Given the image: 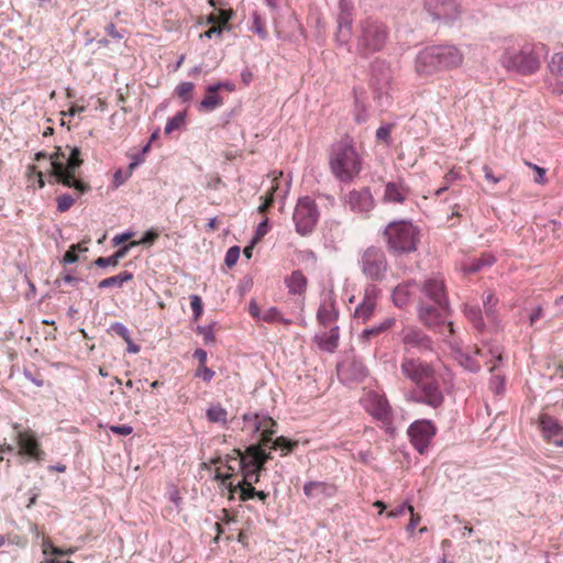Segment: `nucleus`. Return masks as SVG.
Masks as SVG:
<instances>
[{"mask_svg":"<svg viewBox=\"0 0 563 563\" xmlns=\"http://www.w3.org/2000/svg\"><path fill=\"white\" fill-rule=\"evenodd\" d=\"M401 375L417 386L418 394L412 400L433 409L440 408L444 402V390L448 380L437 371L432 363L420 358L404 356L400 363Z\"/></svg>","mask_w":563,"mask_h":563,"instance_id":"obj_1","label":"nucleus"},{"mask_svg":"<svg viewBox=\"0 0 563 563\" xmlns=\"http://www.w3.org/2000/svg\"><path fill=\"white\" fill-rule=\"evenodd\" d=\"M420 321L430 330L449 338L453 334V323L449 322V303L444 284H420Z\"/></svg>","mask_w":563,"mask_h":563,"instance_id":"obj_2","label":"nucleus"},{"mask_svg":"<svg viewBox=\"0 0 563 563\" xmlns=\"http://www.w3.org/2000/svg\"><path fill=\"white\" fill-rule=\"evenodd\" d=\"M386 250L395 257L415 253L421 243V229L411 220L400 219L388 222L382 230Z\"/></svg>","mask_w":563,"mask_h":563,"instance_id":"obj_3","label":"nucleus"},{"mask_svg":"<svg viewBox=\"0 0 563 563\" xmlns=\"http://www.w3.org/2000/svg\"><path fill=\"white\" fill-rule=\"evenodd\" d=\"M463 63V54L454 45H432L421 49L415 59L419 75H433L441 70L459 67Z\"/></svg>","mask_w":563,"mask_h":563,"instance_id":"obj_4","label":"nucleus"},{"mask_svg":"<svg viewBox=\"0 0 563 563\" xmlns=\"http://www.w3.org/2000/svg\"><path fill=\"white\" fill-rule=\"evenodd\" d=\"M329 165L333 176L341 183H351L361 173L362 159L353 140L349 136L331 145Z\"/></svg>","mask_w":563,"mask_h":563,"instance_id":"obj_5","label":"nucleus"},{"mask_svg":"<svg viewBox=\"0 0 563 563\" xmlns=\"http://www.w3.org/2000/svg\"><path fill=\"white\" fill-rule=\"evenodd\" d=\"M354 37L356 53L368 58L385 48L389 40V27L377 18L366 16L357 22Z\"/></svg>","mask_w":563,"mask_h":563,"instance_id":"obj_6","label":"nucleus"},{"mask_svg":"<svg viewBox=\"0 0 563 563\" xmlns=\"http://www.w3.org/2000/svg\"><path fill=\"white\" fill-rule=\"evenodd\" d=\"M84 159L81 158V151L79 147H69V154L66 155L64 163L60 164L54 161V170H49V184H60L65 187L73 188L76 197L91 190L88 183L77 177L78 170L81 167Z\"/></svg>","mask_w":563,"mask_h":563,"instance_id":"obj_7","label":"nucleus"},{"mask_svg":"<svg viewBox=\"0 0 563 563\" xmlns=\"http://www.w3.org/2000/svg\"><path fill=\"white\" fill-rule=\"evenodd\" d=\"M269 459L271 452H266L261 445H250L243 456L233 457V462L239 466L243 478L236 485L230 482L228 484L229 492L231 494L238 490L241 493L242 489L253 487L254 484L258 483L261 472Z\"/></svg>","mask_w":563,"mask_h":563,"instance_id":"obj_8","label":"nucleus"},{"mask_svg":"<svg viewBox=\"0 0 563 563\" xmlns=\"http://www.w3.org/2000/svg\"><path fill=\"white\" fill-rule=\"evenodd\" d=\"M544 51L543 44L526 43L518 51L506 49L500 62L507 70L528 76L539 70Z\"/></svg>","mask_w":563,"mask_h":563,"instance_id":"obj_9","label":"nucleus"},{"mask_svg":"<svg viewBox=\"0 0 563 563\" xmlns=\"http://www.w3.org/2000/svg\"><path fill=\"white\" fill-rule=\"evenodd\" d=\"M319 216L318 206L312 198H299L292 213L296 232L301 236L309 235L314 230Z\"/></svg>","mask_w":563,"mask_h":563,"instance_id":"obj_10","label":"nucleus"},{"mask_svg":"<svg viewBox=\"0 0 563 563\" xmlns=\"http://www.w3.org/2000/svg\"><path fill=\"white\" fill-rule=\"evenodd\" d=\"M362 272L367 278L380 280L385 277L388 262L385 252L378 246L367 247L361 257Z\"/></svg>","mask_w":563,"mask_h":563,"instance_id":"obj_11","label":"nucleus"},{"mask_svg":"<svg viewBox=\"0 0 563 563\" xmlns=\"http://www.w3.org/2000/svg\"><path fill=\"white\" fill-rule=\"evenodd\" d=\"M13 430L15 431V441L19 446L18 454L27 456L36 462L44 461L45 452L42 450L35 433L31 429L21 430L19 423H13Z\"/></svg>","mask_w":563,"mask_h":563,"instance_id":"obj_12","label":"nucleus"},{"mask_svg":"<svg viewBox=\"0 0 563 563\" xmlns=\"http://www.w3.org/2000/svg\"><path fill=\"white\" fill-rule=\"evenodd\" d=\"M424 10L433 21L452 24L460 19L462 10L455 0H424Z\"/></svg>","mask_w":563,"mask_h":563,"instance_id":"obj_13","label":"nucleus"},{"mask_svg":"<svg viewBox=\"0 0 563 563\" xmlns=\"http://www.w3.org/2000/svg\"><path fill=\"white\" fill-rule=\"evenodd\" d=\"M391 81L390 69L382 59H375L371 64L369 85L373 89L374 99L379 101L387 93Z\"/></svg>","mask_w":563,"mask_h":563,"instance_id":"obj_14","label":"nucleus"},{"mask_svg":"<svg viewBox=\"0 0 563 563\" xmlns=\"http://www.w3.org/2000/svg\"><path fill=\"white\" fill-rule=\"evenodd\" d=\"M435 431L437 428L430 420H417L409 427L408 434L412 445L422 454L427 451Z\"/></svg>","mask_w":563,"mask_h":563,"instance_id":"obj_15","label":"nucleus"},{"mask_svg":"<svg viewBox=\"0 0 563 563\" xmlns=\"http://www.w3.org/2000/svg\"><path fill=\"white\" fill-rule=\"evenodd\" d=\"M339 10L335 37L340 45H347L353 35V4L349 0H340Z\"/></svg>","mask_w":563,"mask_h":563,"instance_id":"obj_16","label":"nucleus"},{"mask_svg":"<svg viewBox=\"0 0 563 563\" xmlns=\"http://www.w3.org/2000/svg\"><path fill=\"white\" fill-rule=\"evenodd\" d=\"M344 203L352 212L367 217L375 206V200L369 187H363L358 190L349 191L344 198Z\"/></svg>","mask_w":563,"mask_h":563,"instance_id":"obj_17","label":"nucleus"},{"mask_svg":"<svg viewBox=\"0 0 563 563\" xmlns=\"http://www.w3.org/2000/svg\"><path fill=\"white\" fill-rule=\"evenodd\" d=\"M366 410L376 419L386 422L390 418V406L384 395L368 393L365 398Z\"/></svg>","mask_w":563,"mask_h":563,"instance_id":"obj_18","label":"nucleus"},{"mask_svg":"<svg viewBox=\"0 0 563 563\" xmlns=\"http://www.w3.org/2000/svg\"><path fill=\"white\" fill-rule=\"evenodd\" d=\"M377 295L378 291L375 285L369 284L365 287L363 300L355 309V317L357 319L366 322L372 318L376 307Z\"/></svg>","mask_w":563,"mask_h":563,"instance_id":"obj_19","label":"nucleus"},{"mask_svg":"<svg viewBox=\"0 0 563 563\" xmlns=\"http://www.w3.org/2000/svg\"><path fill=\"white\" fill-rule=\"evenodd\" d=\"M402 342L407 347L418 349L421 352L432 350L431 339L417 329H408L404 334Z\"/></svg>","mask_w":563,"mask_h":563,"instance_id":"obj_20","label":"nucleus"},{"mask_svg":"<svg viewBox=\"0 0 563 563\" xmlns=\"http://www.w3.org/2000/svg\"><path fill=\"white\" fill-rule=\"evenodd\" d=\"M243 455L244 453L240 450H233L232 455H227L225 464L216 468L214 478L228 487L229 479L233 477L234 472L240 471L239 466L233 462V457H241Z\"/></svg>","mask_w":563,"mask_h":563,"instance_id":"obj_21","label":"nucleus"},{"mask_svg":"<svg viewBox=\"0 0 563 563\" xmlns=\"http://www.w3.org/2000/svg\"><path fill=\"white\" fill-rule=\"evenodd\" d=\"M339 312L332 299L324 300L318 309L317 319L324 328L336 327Z\"/></svg>","mask_w":563,"mask_h":563,"instance_id":"obj_22","label":"nucleus"},{"mask_svg":"<svg viewBox=\"0 0 563 563\" xmlns=\"http://www.w3.org/2000/svg\"><path fill=\"white\" fill-rule=\"evenodd\" d=\"M256 430L261 431L262 439L257 445L266 450V446L272 442V435L276 432V422L267 416H255Z\"/></svg>","mask_w":563,"mask_h":563,"instance_id":"obj_23","label":"nucleus"},{"mask_svg":"<svg viewBox=\"0 0 563 563\" xmlns=\"http://www.w3.org/2000/svg\"><path fill=\"white\" fill-rule=\"evenodd\" d=\"M475 354L484 358V363L488 366L489 372H494L497 368V363L503 360V349L497 344L476 347Z\"/></svg>","mask_w":563,"mask_h":563,"instance_id":"obj_24","label":"nucleus"},{"mask_svg":"<svg viewBox=\"0 0 563 563\" xmlns=\"http://www.w3.org/2000/svg\"><path fill=\"white\" fill-rule=\"evenodd\" d=\"M354 97V120L356 123L362 124L368 120L366 100V91L362 87L353 88Z\"/></svg>","mask_w":563,"mask_h":563,"instance_id":"obj_25","label":"nucleus"},{"mask_svg":"<svg viewBox=\"0 0 563 563\" xmlns=\"http://www.w3.org/2000/svg\"><path fill=\"white\" fill-rule=\"evenodd\" d=\"M496 258L490 253H483L478 257H472L463 263L462 271L464 275L475 274L484 267H489L495 263Z\"/></svg>","mask_w":563,"mask_h":563,"instance_id":"obj_26","label":"nucleus"},{"mask_svg":"<svg viewBox=\"0 0 563 563\" xmlns=\"http://www.w3.org/2000/svg\"><path fill=\"white\" fill-rule=\"evenodd\" d=\"M538 423L543 439L548 442H552V439L559 435L563 430V427L559 423V421L547 413H543L539 417Z\"/></svg>","mask_w":563,"mask_h":563,"instance_id":"obj_27","label":"nucleus"},{"mask_svg":"<svg viewBox=\"0 0 563 563\" xmlns=\"http://www.w3.org/2000/svg\"><path fill=\"white\" fill-rule=\"evenodd\" d=\"M409 194L408 187L401 183L389 181L386 184L384 201L394 203H404Z\"/></svg>","mask_w":563,"mask_h":563,"instance_id":"obj_28","label":"nucleus"},{"mask_svg":"<svg viewBox=\"0 0 563 563\" xmlns=\"http://www.w3.org/2000/svg\"><path fill=\"white\" fill-rule=\"evenodd\" d=\"M279 186H280V179L275 178L274 184L271 187L267 196L264 198V201L257 208V211L260 213L265 214L269 210V208L274 203L275 196H280L282 198L286 197V195L288 194L289 188H290V181H286V188L284 190H282L279 188Z\"/></svg>","mask_w":563,"mask_h":563,"instance_id":"obj_29","label":"nucleus"},{"mask_svg":"<svg viewBox=\"0 0 563 563\" xmlns=\"http://www.w3.org/2000/svg\"><path fill=\"white\" fill-rule=\"evenodd\" d=\"M314 341L320 350L334 352L339 343V327H331L329 331L317 334Z\"/></svg>","mask_w":563,"mask_h":563,"instance_id":"obj_30","label":"nucleus"},{"mask_svg":"<svg viewBox=\"0 0 563 563\" xmlns=\"http://www.w3.org/2000/svg\"><path fill=\"white\" fill-rule=\"evenodd\" d=\"M336 487L324 482H308L303 486V493L308 498L318 496L331 497L335 494Z\"/></svg>","mask_w":563,"mask_h":563,"instance_id":"obj_31","label":"nucleus"},{"mask_svg":"<svg viewBox=\"0 0 563 563\" xmlns=\"http://www.w3.org/2000/svg\"><path fill=\"white\" fill-rule=\"evenodd\" d=\"M396 319L393 317L386 318L378 325L365 329L360 335L363 343H367L372 338L377 336L395 325Z\"/></svg>","mask_w":563,"mask_h":563,"instance_id":"obj_32","label":"nucleus"},{"mask_svg":"<svg viewBox=\"0 0 563 563\" xmlns=\"http://www.w3.org/2000/svg\"><path fill=\"white\" fill-rule=\"evenodd\" d=\"M223 104V97L219 92H207L198 104L200 112H212Z\"/></svg>","mask_w":563,"mask_h":563,"instance_id":"obj_33","label":"nucleus"},{"mask_svg":"<svg viewBox=\"0 0 563 563\" xmlns=\"http://www.w3.org/2000/svg\"><path fill=\"white\" fill-rule=\"evenodd\" d=\"M413 284H397L393 291V300L396 306L404 307L408 303L410 298V286ZM418 286L419 290L421 289L420 284H415Z\"/></svg>","mask_w":563,"mask_h":563,"instance_id":"obj_34","label":"nucleus"},{"mask_svg":"<svg viewBox=\"0 0 563 563\" xmlns=\"http://www.w3.org/2000/svg\"><path fill=\"white\" fill-rule=\"evenodd\" d=\"M251 19H252V25H251L250 30L254 34L258 35L260 38L267 40L268 33L266 30L265 19L262 18V15L257 11H254L252 13Z\"/></svg>","mask_w":563,"mask_h":563,"instance_id":"obj_35","label":"nucleus"},{"mask_svg":"<svg viewBox=\"0 0 563 563\" xmlns=\"http://www.w3.org/2000/svg\"><path fill=\"white\" fill-rule=\"evenodd\" d=\"M206 416L212 423L225 424L228 422V411L221 405L211 406L207 410Z\"/></svg>","mask_w":563,"mask_h":563,"instance_id":"obj_36","label":"nucleus"},{"mask_svg":"<svg viewBox=\"0 0 563 563\" xmlns=\"http://www.w3.org/2000/svg\"><path fill=\"white\" fill-rule=\"evenodd\" d=\"M187 111L183 110L177 112L174 117L169 118L166 122L164 133L170 134L172 132L179 130L186 121Z\"/></svg>","mask_w":563,"mask_h":563,"instance_id":"obj_37","label":"nucleus"},{"mask_svg":"<svg viewBox=\"0 0 563 563\" xmlns=\"http://www.w3.org/2000/svg\"><path fill=\"white\" fill-rule=\"evenodd\" d=\"M288 23L295 29V31L289 35L279 36L280 38H283L284 41H290V42L306 40V37H307L306 31H305L302 24L296 18H294L292 20H289Z\"/></svg>","mask_w":563,"mask_h":563,"instance_id":"obj_38","label":"nucleus"},{"mask_svg":"<svg viewBox=\"0 0 563 563\" xmlns=\"http://www.w3.org/2000/svg\"><path fill=\"white\" fill-rule=\"evenodd\" d=\"M195 89V85L190 81L180 82L176 89L175 93L183 100V102H190L192 100V91Z\"/></svg>","mask_w":563,"mask_h":563,"instance_id":"obj_39","label":"nucleus"},{"mask_svg":"<svg viewBox=\"0 0 563 563\" xmlns=\"http://www.w3.org/2000/svg\"><path fill=\"white\" fill-rule=\"evenodd\" d=\"M88 249L81 243L73 244L64 254L63 261L66 264H73L77 262L79 253L86 252Z\"/></svg>","mask_w":563,"mask_h":563,"instance_id":"obj_40","label":"nucleus"},{"mask_svg":"<svg viewBox=\"0 0 563 563\" xmlns=\"http://www.w3.org/2000/svg\"><path fill=\"white\" fill-rule=\"evenodd\" d=\"M261 320L268 323L283 322L285 324H290V321L284 319L282 313L276 308H269L265 310L261 314Z\"/></svg>","mask_w":563,"mask_h":563,"instance_id":"obj_41","label":"nucleus"},{"mask_svg":"<svg viewBox=\"0 0 563 563\" xmlns=\"http://www.w3.org/2000/svg\"><path fill=\"white\" fill-rule=\"evenodd\" d=\"M297 441H290L285 437H278L273 442V446L271 449H280L283 454L286 455L291 452L297 446Z\"/></svg>","mask_w":563,"mask_h":563,"instance_id":"obj_42","label":"nucleus"},{"mask_svg":"<svg viewBox=\"0 0 563 563\" xmlns=\"http://www.w3.org/2000/svg\"><path fill=\"white\" fill-rule=\"evenodd\" d=\"M75 202V198L73 195L66 192L56 198V209L58 212L63 213L68 211Z\"/></svg>","mask_w":563,"mask_h":563,"instance_id":"obj_43","label":"nucleus"},{"mask_svg":"<svg viewBox=\"0 0 563 563\" xmlns=\"http://www.w3.org/2000/svg\"><path fill=\"white\" fill-rule=\"evenodd\" d=\"M254 497H257L262 503H265L268 497V494L263 490H256L254 487L242 489V492L240 493V499L243 501Z\"/></svg>","mask_w":563,"mask_h":563,"instance_id":"obj_44","label":"nucleus"},{"mask_svg":"<svg viewBox=\"0 0 563 563\" xmlns=\"http://www.w3.org/2000/svg\"><path fill=\"white\" fill-rule=\"evenodd\" d=\"M549 69L552 74L563 76V53H555L549 62Z\"/></svg>","mask_w":563,"mask_h":563,"instance_id":"obj_45","label":"nucleus"},{"mask_svg":"<svg viewBox=\"0 0 563 563\" xmlns=\"http://www.w3.org/2000/svg\"><path fill=\"white\" fill-rule=\"evenodd\" d=\"M220 90L233 92L235 90V84L230 80H220L206 87V92H219Z\"/></svg>","mask_w":563,"mask_h":563,"instance_id":"obj_46","label":"nucleus"},{"mask_svg":"<svg viewBox=\"0 0 563 563\" xmlns=\"http://www.w3.org/2000/svg\"><path fill=\"white\" fill-rule=\"evenodd\" d=\"M26 174L29 177V181H36L37 187L40 189L44 188V186H45L44 174H43V172L37 170L35 165H29Z\"/></svg>","mask_w":563,"mask_h":563,"instance_id":"obj_47","label":"nucleus"},{"mask_svg":"<svg viewBox=\"0 0 563 563\" xmlns=\"http://www.w3.org/2000/svg\"><path fill=\"white\" fill-rule=\"evenodd\" d=\"M391 128H393V124H389V123L382 124L376 130V133H375L376 139L378 141L384 142L386 145H390L391 144V137H390Z\"/></svg>","mask_w":563,"mask_h":563,"instance_id":"obj_48","label":"nucleus"},{"mask_svg":"<svg viewBox=\"0 0 563 563\" xmlns=\"http://www.w3.org/2000/svg\"><path fill=\"white\" fill-rule=\"evenodd\" d=\"M464 313L476 328L479 329L482 327V313L478 308L465 306Z\"/></svg>","mask_w":563,"mask_h":563,"instance_id":"obj_49","label":"nucleus"},{"mask_svg":"<svg viewBox=\"0 0 563 563\" xmlns=\"http://www.w3.org/2000/svg\"><path fill=\"white\" fill-rule=\"evenodd\" d=\"M240 254H241V249L240 246L238 245H233L231 246L227 253H225V257H224V263L228 267H232L236 264L239 257H240Z\"/></svg>","mask_w":563,"mask_h":563,"instance_id":"obj_50","label":"nucleus"},{"mask_svg":"<svg viewBox=\"0 0 563 563\" xmlns=\"http://www.w3.org/2000/svg\"><path fill=\"white\" fill-rule=\"evenodd\" d=\"M235 15V12L232 9H221L219 10V21L221 22V26L224 27L225 31H230L232 26L229 24Z\"/></svg>","mask_w":563,"mask_h":563,"instance_id":"obj_51","label":"nucleus"},{"mask_svg":"<svg viewBox=\"0 0 563 563\" xmlns=\"http://www.w3.org/2000/svg\"><path fill=\"white\" fill-rule=\"evenodd\" d=\"M132 173L129 168L125 173L122 169L115 170L112 180L113 187L118 188L123 185L131 177Z\"/></svg>","mask_w":563,"mask_h":563,"instance_id":"obj_52","label":"nucleus"},{"mask_svg":"<svg viewBox=\"0 0 563 563\" xmlns=\"http://www.w3.org/2000/svg\"><path fill=\"white\" fill-rule=\"evenodd\" d=\"M190 307L192 309L195 319H199L203 311L201 298L197 295L190 296Z\"/></svg>","mask_w":563,"mask_h":563,"instance_id":"obj_53","label":"nucleus"},{"mask_svg":"<svg viewBox=\"0 0 563 563\" xmlns=\"http://www.w3.org/2000/svg\"><path fill=\"white\" fill-rule=\"evenodd\" d=\"M158 236H159V234L157 231H155L154 229H150L144 232L141 240L137 241L136 243H137V245L139 244L152 245L158 239Z\"/></svg>","mask_w":563,"mask_h":563,"instance_id":"obj_54","label":"nucleus"},{"mask_svg":"<svg viewBox=\"0 0 563 563\" xmlns=\"http://www.w3.org/2000/svg\"><path fill=\"white\" fill-rule=\"evenodd\" d=\"M269 228L271 227H269L268 218H265L263 221H261L257 224L255 233H254L253 242H255L256 240H260L263 236H265L268 233Z\"/></svg>","mask_w":563,"mask_h":563,"instance_id":"obj_55","label":"nucleus"},{"mask_svg":"<svg viewBox=\"0 0 563 563\" xmlns=\"http://www.w3.org/2000/svg\"><path fill=\"white\" fill-rule=\"evenodd\" d=\"M132 278L133 273L128 269H124L119 274L102 279L101 282H130Z\"/></svg>","mask_w":563,"mask_h":563,"instance_id":"obj_56","label":"nucleus"},{"mask_svg":"<svg viewBox=\"0 0 563 563\" xmlns=\"http://www.w3.org/2000/svg\"><path fill=\"white\" fill-rule=\"evenodd\" d=\"M406 511H408L409 514H412L413 507L411 505H407V504L400 505L399 507L388 511L387 517H389V518L401 517L406 514Z\"/></svg>","mask_w":563,"mask_h":563,"instance_id":"obj_57","label":"nucleus"},{"mask_svg":"<svg viewBox=\"0 0 563 563\" xmlns=\"http://www.w3.org/2000/svg\"><path fill=\"white\" fill-rule=\"evenodd\" d=\"M136 241L131 242L130 244L123 245L118 251H115L111 256L113 257V261L118 264L121 258H123L128 252L133 247L136 246Z\"/></svg>","mask_w":563,"mask_h":563,"instance_id":"obj_58","label":"nucleus"},{"mask_svg":"<svg viewBox=\"0 0 563 563\" xmlns=\"http://www.w3.org/2000/svg\"><path fill=\"white\" fill-rule=\"evenodd\" d=\"M196 376L209 383L213 378L214 372L211 368L207 367L206 365H199L196 372Z\"/></svg>","mask_w":563,"mask_h":563,"instance_id":"obj_59","label":"nucleus"},{"mask_svg":"<svg viewBox=\"0 0 563 563\" xmlns=\"http://www.w3.org/2000/svg\"><path fill=\"white\" fill-rule=\"evenodd\" d=\"M110 330L117 335L121 336L124 341L130 338V332L125 325L122 323L115 322L111 325Z\"/></svg>","mask_w":563,"mask_h":563,"instance_id":"obj_60","label":"nucleus"},{"mask_svg":"<svg viewBox=\"0 0 563 563\" xmlns=\"http://www.w3.org/2000/svg\"><path fill=\"white\" fill-rule=\"evenodd\" d=\"M66 155L67 154L60 147H57L54 153L49 154L48 158L51 170H54V161H57L58 163L63 164L64 159L66 158Z\"/></svg>","mask_w":563,"mask_h":563,"instance_id":"obj_61","label":"nucleus"},{"mask_svg":"<svg viewBox=\"0 0 563 563\" xmlns=\"http://www.w3.org/2000/svg\"><path fill=\"white\" fill-rule=\"evenodd\" d=\"M106 33L108 36L112 37L113 40L115 41H120L121 38H123V32L119 31L115 26L114 23L110 22L106 29H104Z\"/></svg>","mask_w":563,"mask_h":563,"instance_id":"obj_62","label":"nucleus"},{"mask_svg":"<svg viewBox=\"0 0 563 563\" xmlns=\"http://www.w3.org/2000/svg\"><path fill=\"white\" fill-rule=\"evenodd\" d=\"M505 380L504 377L496 375L490 380V388L496 393L500 394L504 390Z\"/></svg>","mask_w":563,"mask_h":563,"instance_id":"obj_63","label":"nucleus"},{"mask_svg":"<svg viewBox=\"0 0 563 563\" xmlns=\"http://www.w3.org/2000/svg\"><path fill=\"white\" fill-rule=\"evenodd\" d=\"M224 31H225L224 27H222L221 25L220 26L213 25L209 30H207L205 33H202L200 36L208 38V40L212 38V36L221 37Z\"/></svg>","mask_w":563,"mask_h":563,"instance_id":"obj_64","label":"nucleus"}]
</instances>
